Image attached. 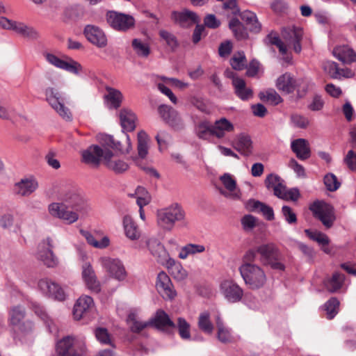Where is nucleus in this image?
Listing matches in <instances>:
<instances>
[{
  "label": "nucleus",
  "instance_id": "72a5a7b5",
  "mask_svg": "<svg viewBox=\"0 0 356 356\" xmlns=\"http://www.w3.org/2000/svg\"><path fill=\"white\" fill-rule=\"evenodd\" d=\"M291 147L296 156L305 160L310 156V149L308 142L303 138H298L291 142Z\"/></svg>",
  "mask_w": 356,
  "mask_h": 356
},
{
  "label": "nucleus",
  "instance_id": "49530a36",
  "mask_svg": "<svg viewBox=\"0 0 356 356\" xmlns=\"http://www.w3.org/2000/svg\"><path fill=\"white\" fill-rule=\"evenodd\" d=\"M107 94L105 95L106 99L111 103L112 107L118 108L120 106L122 101V92L115 88L106 87Z\"/></svg>",
  "mask_w": 356,
  "mask_h": 356
},
{
  "label": "nucleus",
  "instance_id": "f03ea898",
  "mask_svg": "<svg viewBox=\"0 0 356 356\" xmlns=\"http://www.w3.org/2000/svg\"><path fill=\"white\" fill-rule=\"evenodd\" d=\"M282 35L284 42L275 33H270L267 37L269 43L275 45L282 55L284 56L287 54L288 47L292 48L297 54L301 51L300 41L303 35L302 29L295 26L284 28L282 30Z\"/></svg>",
  "mask_w": 356,
  "mask_h": 356
},
{
  "label": "nucleus",
  "instance_id": "5fc2aeb1",
  "mask_svg": "<svg viewBox=\"0 0 356 356\" xmlns=\"http://www.w3.org/2000/svg\"><path fill=\"white\" fill-rule=\"evenodd\" d=\"M177 327L182 339L188 340L191 339V325L185 318L181 317L177 318Z\"/></svg>",
  "mask_w": 356,
  "mask_h": 356
},
{
  "label": "nucleus",
  "instance_id": "0eeeda50",
  "mask_svg": "<svg viewBox=\"0 0 356 356\" xmlns=\"http://www.w3.org/2000/svg\"><path fill=\"white\" fill-rule=\"evenodd\" d=\"M106 17L108 24L115 31L125 32L135 26V19L130 15L109 10Z\"/></svg>",
  "mask_w": 356,
  "mask_h": 356
},
{
  "label": "nucleus",
  "instance_id": "a18cd8bd",
  "mask_svg": "<svg viewBox=\"0 0 356 356\" xmlns=\"http://www.w3.org/2000/svg\"><path fill=\"white\" fill-rule=\"evenodd\" d=\"M229 28L236 40H243L245 37V26L237 17H233L229 22Z\"/></svg>",
  "mask_w": 356,
  "mask_h": 356
},
{
  "label": "nucleus",
  "instance_id": "a19ab883",
  "mask_svg": "<svg viewBox=\"0 0 356 356\" xmlns=\"http://www.w3.org/2000/svg\"><path fill=\"white\" fill-rule=\"evenodd\" d=\"M198 328L206 334H211L213 331V325L210 319L209 312H204L200 314L197 318Z\"/></svg>",
  "mask_w": 356,
  "mask_h": 356
},
{
  "label": "nucleus",
  "instance_id": "7c9ffc66",
  "mask_svg": "<svg viewBox=\"0 0 356 356\" xmlns=\"http://www.w3.org/2000/svg\"><path fill=\"white\" fill-rule=\"evenodd\" d=\"M151 325L159 330H164L168 327H175L176 325L169 316L163 310H158L155 316L150 319Z\"/></svg>",
  "mask_w": 356,
  "mask_h": 356
},
{
  "label": "nucleus",
  "instance_id": "2eb2a0df",
  "mask_svg": "<svg viewBox=\"0 0 356 356\" xmlns=\"http://www.w3.org/2000/svg\"><path fill=\"white\" fill-rule=\"evenodd\" d=\"M156 288L159 293L164 299L172 300L177 295L169 276L164 271H161L158 274Z\"/></svg>",
  "mask_w": 356,
  "mask_h": 356
},
{
  "label": "nucleus",
  "instance_id": "8fccbe9b",
  "mask_svg": "<svg viewBox=\"0 0 356 356\" xmlns=\"http://www.w3.org/2000/svg\"><path fill=\"white\" fill-rule=\"evenodd\" d=\"M197 136L204 140L208 139L213 135V126L209 121L204 120L198 124L196 129Z\"/></svg>",
  "mask_w": 356,
  "mask_h": 356
},
{
  "label": "nucleus",
  "instance_id": "20e7f679",
  "mask_svg": "<svg viewBox=\"0 0 356 356\" xmlns=\"http://www.w3.org/2000/svg\"><path fill=\"white\" fill-rule=\"evenodd\" d=\"M275 86L278 90L290 94L295 89L300 96L304 95L309 88V82L303 79L295 80L289 73H284L280 76L275 81Z\"/></svg>",
  "mask_w": 356,
  "mask_h": 356
},
{
  "label": "nucleus",
  "instance_id": "052dcab7",
  "mask_svg": "<svg viewBox=\"0 0 356 356\" xmlns=\"http://www.w3.org/2000/svg\"><path fill=\"white\" fill-rule=\"evenodd\" d=\"M159 35L172 50H174L176 47H177L178 42L177 38L173 33L166 30H161L159 31Z\"/></svg>",
  "mask_w": 356,
  "mask_h": 356
},
{
  "label": "nucleus",
  "instance_id": "6e6552de",
  "mask_svg": "<svg viewBox=\"0 0 356 356\" xmlns=\"http://www.w3.org/2000/svg\"><path fill=\"white\" fill-rule=\"evenodd\" d=\"M222 186H218V191L225 197L238 200L242 197L241 190L237 187L236 181L234 177L229 173H224L219 177Z\"/></svg>",
  "mask_w": 356,
  "mask_h": 356
},
{
  "label": "nucleus",
  "instance_id": "0e129e2a",
  "mask_svg": "<svg viewBox=\"0 0 356 356\" xmlns=\"http://www.w3.org/2000/svg\"><path fill=\"white\" fill-rule=\"evenodd\" d=\"M229 62L234 70H242L245 66V55L243 51H238L234 54Z\"/></svg>",
  "mask_w": 356,
  "mask_h": 356
},
{
  "label": "nucleus",
  "instance_id": "79ce46f5",
  "mask_svg": "<svg viewBox=\"0 0 356 356\" xmlns=\"http://www.w3.org/2000/svg\"><path fill=\"white\" fill-rule=\"evenodd\" d=\"M259 97L264 102L275 106L282 102L281 96L273 88H268L259 93Z\"/></svg>",
  "mask_w": 356,
  "mask_h": 356
},
{
  "label": "nucleus",
  "instance_id": "de8ad7c7",
  "mask_svg": "<svg viewBox=\"0 0 356 356\" xmlns=\"http://www.w3.org/2000/svg\"><path fill=\"white\" fill-rule=\"evenodd\" d=\"M14 31L23 37L29 39H36L39 36L38 31L34 28L26 26L21 22L17 23Z\"/></svg>",
  "mask_w": 356,
  "mask_h": 356
},
{
  "label": "nucleus",
  "instance_id": "39448f33",
  "mask_svg": "<svg viewBox=\"0 0 356 356\" xmlns=\"http://www.w3.org/2000/svg\"><path fill=\"white\" fill-rule=\"evenodd\" d=\"M48 211L51 216L58 218L68 225L76 222L81 214L87 213L86 211L72 209L71 207L62 202H53L50 204L48 207Z\"/></svg>",
  "mask_w": 356,
  "mask_h": 356
},
{
  "label": "nucleus",
  "instance_id": "f257e3e1",
  "mask_svg": "<svg viewBox=\"0 0 356 356\" xmlns=\"http://www.w3.org/2000/svg\"><path fill=\"white\" fill-rule=\"evenodd\" d=\"M99 141L104 148L98 145H91L83 152L82 159L84 163L98 166L101 161L104 163V155L108 148L122 154L129 153L131 148L130 138L126 134H122L121 140L115 138L113 136L104 135L101 136Z\"/></svg>",
  "mask_w": 356,
  "mask_h": 356
},
{
  "label": "nucleus",
  "instance_id": "393cba45",
  "mask_svg": "<svg viewBox=\"0 0 356 356\" xmlns=\"http://www.w3.org/2000/svg\"><path fill=\"white\" fill-rule=\"evenodd\" d=\"M104 164L117 174L122 173L129 168V165L125 161L115 158L109 149L106 151Z\"/></svg>",
  "mask_w": 356,
  "mask_h": 356
},
{
  "label": "nucleus",
  "instance_id": "09e8293b",
  "mask_svg": "<svg viewBox=\"0 0 356 356\" xmlns=\"http://www.w3.org/2000/svg\"><path fill=\"white\" fill-rule=\"evenodd\" d=\"M148 136L144 131L138 134V152L140 158L143 159L148 153Z\"/></svg>",
  "mask_w": 356,
  "mask_h": 356
},
{
  "label": "nucleus",
  "instance_id": "f704fd0d",
  "mask_svg": "<svg viewBox=\"0 0 356 356\" xmlns=\"http://www.w3.org/2000/svg\"><path fill=\"white\" fill-rule=\"evenodd\" d=\"M163 266H165L170 273L177 280H183L188 275L187 271L183 268L181 263L171 257Z\"/></svg>",
  "mask_w": 356,
  "mask_h": 356
},
{
  "label": "nucleus",
  "instance_id": "e2e57ef3",
  "mask_svg": "<svg viewBox=\"0 0 356 356\" xmlns=\"http://www.w3.org/2000/svg\"><path fill=\"white\" fill-rule=\"evenodd\" d=\"M263 72L264 70L260 63L256 60H252L248 65H246V76L252 77L259 76Z\"/></svg>",
  "mask_w": 356,
  "mask_h": 356
},
{
  "label": "nucleus",
  "instance_id": "423d86ee",
  "mask_svg": "<svg viewBox=\"0 0 356 356\" xmlns=\"http://www.w3.org/2000/svg\"><path fill=\"white\" fill-rule=\"evenodd\" d=\"M309 209L314 216L318 219L325 228L329 229L333 226L336 216L334 209L331 204L318 200L310 205Z\"/></svg>",
  "mask_w": 356,
  "mask_h": 356
},
{
  "label": "nucleus",
  "instance_id": "c85d7f7f",
  "mask_svg": "<svg viewBox=\"0 0 356 356\" xmlns=\"http://www.w3.org/2000/svg\"><path fill=\"white\" fill-rule=\"evenodd\" d=\"M274 195L284 200L297 201L300 197V192L298 188H292L288 189L283 181L277 187L273 190Z\"/></svg>",
  "mask_w": 356,
  "mask_h": 356
},
{
  "label": "nucleus",
  "instance_id": "a211bd4d",
  "mask_svg": "<svg viewBox=\"0 0 356 356\" xmlns=\"http://www.w3.org/2000/svg\"><path fill=\"white\" fill-rule=\"evenodd\" d=\"M147 246L151 254L161 265L170 258L168 252L159 239L156 238H149L147 241Z\"/></svg>",
  "mask_w": 356,
  "mask_h": 356
},
{
  "label": "nucleus",
  "instance_id": "338daca9",
  "mask_svg": "<svg viewBox=\"0 0 356 356\" xmlns=\"http://www.w3.org/2000/svg\"><path fill=\"white\" fill-rule=\"evenodd\" d=\"M322 67L323 71L330 75L331 78L335 79L337 77L339 65L336 62L332 60H325L322 63Z\"/></svg>",
  "mask_w": 356,
  "mask_h": 356
},
{
  "label": "nucleus",
  "instance_id": "4d7b16f0",
  "mask_svg": "<svg viewBox=\"0 0 356 356\" xmlns=\"http://www.w3.org/2000/svg\"><path fill=\"white\" fill-rule=\"evenodd\" d=\"M60 69L74 74H78L82 70V66L77 61L70 58H67L66 60H63V64H62Z\"/></svg>",
  "mask_w": 356,
  "mask_h": 356
},
{
  "label": "nucleus",
  "instance_id": "5701e85b",
  "mask_svg": "<svg viewBox=\"0 0 356 356\" xmlns=\"http://www.w3.org/2000/svg\"><path fill=\"white\" fill-rule=\"evenodd\" d=\"M82 277L87 288L93 293H98L101 290L99 282L97 280L95 270L90 264L83 266Z\"/></svg>",
  "mask_w": 356,
  "mask_h": 356
},
{
  "label": "nucleus",
  "instance_id": "f3484780",
  "mask_svg": "<svg viewBox=\"0 0 356 356\" xmlns=\"http://www.w3.org/2000/svg\"><path fill=\"white\" fill-rule=\"evenodd\" d=\"M83 33L87 40L97 47L103 48L107 45L106 36L99 27L87 25L84 29Z\"/></svg>",
  "mask_w": 356,
  "mask_h": 356
},
{
  "label": "nucleus",
  "instance_id": "774afa93",
  "mask_svg": "<svg viewBox=\"0 0 356 356\" xmlns=\"http://www.w3.org/2000/svg\"><path fill=\"white\" fill-rule=\"evenodd\" d=\"M324 184L327 189L330 191H337L341 185L337 177L332 173H329L325 176Z\"/></svg>",
  "mask_w": 356,
  "mask_h": 356
},
{
  "label": "nucleus",
  "instance_id": "864d4df0",
  "mask_svg": "<svg viewBox=\"0 0 356 356\" xmlns=\"http://www.w3.org/2000/svg\"><path fill=\"white\" fill-rule=\"evenodd\" d=\"M305 234L308 237H309L312 240L317 242L319 245L322 246L328 245L330 243V239L328 236L319 231H311L309 229L305 230Z\"/></svg>",
  "mask_w": 356,
  "mask_h": 356
},
{
  "label": "nucleus",
  "instance_id": "e433bc0d",
  "mask_svg": "<svg viewBox=\"0 0 356 356\" xmlns=\"http://www.w3.org/2000/svg\"><path fill=\"white\" fill-rule=\"evenodd\" d=\"M257 252L260 254L261 261L266 264L268 261L278 257V252L273 243L261 245Z\"/></svg>",
  "mask_w": 356,
  "mask_h": 356
},
{
  "label": "nucleus",
  "instance_id": "b1692460",
  "mask_svg": "<svg viewBox=\"0 0 356 356\" xmlns=\"http://www.w3.org/2000/svg\"><path fill=\"white\" fill-rule=\"evenodd\" d=\"M93 305V300L90 296H81L74 306L73 315L74 318L80 320L92 309Z\"/></svg>",
  "mask_w": 356,
  "mask_h": 356
},
{
  "label": "nucleus",
  "instance_id": "680f3d73",
  "mask_svg": "<svg viewBox=\"0 0 356 356\" xmlns=\"http://www.w3.org/2000/svg\"><path fill=\"white\" fill-rule=\"evenodd\" d=\"M31 309L42 320H43L50 328V323H52L51 320L49 318L44 307L37 302H31Z\"/></svg>",
  "mask_w": 356,
  "mask_h": 356
},
{
  "label": "nucleus",
  "instance_id": "aec40b11",
  "mask_svg": "<svg viewBox=\"0 0 356 356\" xmlns=\"http://www.w3.org/2000/svg\"><path fill=\"white\" fill-rule=\"evenodd\" d=\"M266 277L258 266L246 264V284L252 289L259 288L264 284Z\"/></svg>",
  "mask_w": 356,
  "mask_h": 356
},
{
  "label": "nucleus",
  "instance_id": "a878e982",
  "mask_svg": "<svg viewBox=\"0 0 356 356\" xmlns=\"http://www.w3.org/2000/svg\"><path fill=\"white\" fill-rule=\"evenodd\" d=\"M38 187V181L33 178L21 179L15 184V193L21 196H28L33 193Z\"/></svg>",
  "mask_w": 356,
  "mask_h": 356
},
{
  "label": "nucleus",
  "instance_id": "412c9836",
  "mask_svg": "<svg viewBox=\"0 0 356 356\" xmlns=\"http://www.w3.org/2000/svg\"><path fill=\"white\" fill-rule=\"evenodd\" d=\"M332 55L343 64L356 62V51L348 44H338L332 49Z\"/></svg>",
  "mask_w": 356,
  "mask_h": 356
},
{
  "label": "nucleus",
  "instance_id": "2f4dec72",
  "mask_svg": "<svg viewBox=\"0 0 356 356\" xmlns=\"http://www.w3.org/2000/svg\"><path fill=\"white\" fill-rule=\"evenodd\" d=\"M215 323L217 330L218 339L223 343L232 342L233 337L231 331L225 324L220 315L218 314L215 316Z\"/></svg>",
  "mask_w": 356,
  "mask_h": 356
},
{
  "label": "nucleus",
  "instance_id": "9d476101",
  "mask_svg": "<svg viewBox=\"0 0 356 356\" xmlns=\"http://www.w3.org/2000/svg\"><path fill=\"white\" fill-rule=\"evenodd\" d=\"M46 100L49 104L63 118L66 120L71 119V113L70 110L65 106V98L62 93L54 88H47L45 90Z\"/></svg>",
  "mask_w": 356,
  "mask_h": 356
},
{
  "label": "nucleus",
  "instance_id": "ea45409f",
  "mask_svg": "<svg viewBox=\"0 0 356 356\" xmlns=\"http://www.w3.org/2000/svg\"><path fill=\"white\" fill-rule=\"evenodd\" d=\"M344 282V275L338 272L334 273L330 278L324 282V284L327 291L334 293L340 289Z\"/></svg>",
  "mask_w": 356,
  "mask_h": 356
},
{
  "label": "nucleus",
  "instance_id": "ddd939ff",
  "mask_svg": "<svg viewBox=\"0 0 356 356\" xmlns=\"http://www.w3.org/2000/svg\"><path fill=\"white\" fill-rule=\"evenodd\" d=\"M99 261L102 267L111 277L118 280H122L125 278V268L120 259L103 257L99 258Z\"/></svg>",
  "mask_w": 356,
  "mask_h": 356
},
{
  "label": "nucleus",
  "instance_id": "69168bd1",
  "mask_svg": "<svg viewBox=\"0 0 356 356\" xmlns=\"http://www.w3.org/2000/svg\"><path fill=\"white\" fill-rule=\"evenodd\" d=\"M222 9L230 12L233 17L239 16L241 19H243V13L240 12L236 0H227L222 4Z\"/></svg>",
  "mask_w": 356,
  "mask_h": 356
},
{
  "label": "nucleus",
  "instance_id": "c9c22d12",
  "mask_svg": "<svg viewBox=\"0 0 356 356\" xmlns=\"http://www.w3.org/2000/svg\"><path fill=\"white\" fill-rule=\"evenodd\" d=\"M213 126V135L218 138H222L227 132L234 130L233 124L226 118H222L216 120Z\"/></svg>",
  "mask_w": 356,
  "mask_h": 356
},
{
  "label": "nucleus",
  "instance_id": "6ab92c4d",
  "mask_svg": "<svg viewBox=\"0 0 356 356\" xmlns=\"http://www.w3.org/2000/svg\"><path fill=\"white\" fill-rule=\"evenodd\" d=\"M171 18L175 23L184 28L190 27L200 21L196 13L187 9L182 11H173L171 14Z\"/></svg>",
  "mask_w": 356,
  "mask_h": 356
},
{
  "label": "nucleus",
  "instance_id": "37998d69",
  "mask_svg": "<svg viewBox=\"0 0 356 356\" xmlns=\"http://www.w3.org/2000/svg\"><path fill=\"white\" fill-rule=\"evenodd\" d=\"M127 323L131 332L135 333H139L145 328L151 325L150 321L146 322L141 321L135 313H131L129 314L127 317Z\"/></svg>",
  "mask_w": 356,
  "mask_h": 356
},
{
  "label": "nucleus",
  "instance_id": "58836bf2",
  "mask_svg": "<svg viewBox=\"0 0 356 356\" xmlns=\"http://www.w3.org/2000/svg\"><path fill=\"white\" fill-rule=\"evenodd\" d=\"M350 137L352 140V147L356 149V128L351 129ZM344 163L350 170H356V153L354 150H349L343 159Z\"/></svg>",
  "mask_w": 356,
  "mask_h": 356
},
{
  "label": "nucleus",
  "instance_id": "dca6fc26",
  "mask_svg": "<svg viewBox=\"0 0 356 356\" xmlns=\"http://www.w3.org/2000/svg\"><path fill=\"white\" fill-rule=\"evenodd\" d=\"M38 286L44 293L55 300L59 301L65 300L66 295L64 290L57 283L49 279L40 280Z\"/></svg>",
  "mask_w": 356,
  "mask_h": 356
},
{
  "label": "nucleus",
  "instance_id": "473e14b6",
  "mask_svg": "<svg viewBox=\"0 0 356 356\" xmlns=\"http://www.w3.org/2000/svg\"><path fill=\"white\" fill-rule=\"evenodd\" d=\"M122 223L124 234L127 238L132 241L137 240L140 238V232L139 228L131 216L125 215L123 217Z\"/></svg>",
  "mask_w": 356,
  "mask_h": 356
},
{
  "label": "nucleus",
  "instance_id": "c756f323",
  "mask_svg": "<svg viewBox=\"0 0 356 356\" xmlns=\"http://www.w3.org/2000/svg\"><path fill=\"white\" fill-rule=\"evenodd\" d=\"M261 28V24L257 15L252 11L246 10V38L259 33Z\"/></svg>",
  "mask_w": 356,
  "mask_h": 356
},
{
  "label": "nucleus",
  "instance_id": "bf43d9fd",
  "mask_svg": "<svg viewBox=\"0 0 356 356\" xmlns=\"http://www.w3.org/2000/svg\"><path fill=\"white\" fill-rule=\"evenodd\" d=\"M83 8L79 5L71 6L66 8L64 11V15L70 19H76L83 15Z\"/></svg>",
  "mask_w": 356,
  "mask_h": 356
},
{
  "label": "nucleus",
  "instance_id": "4c0bfd02",
  "mask_svg": "<svg viewBox=\"0 0 356 356\" xmlns=\"http://www.w3.org/2000/svg\"><path fill=\"white\" fill-rule=\"evenodd\" d=\"M120 123L124 129L127 131H132L136 127V117L135 114L129 109L123 108L120 112Z\"/></svg>",
  "mask_w": 356,
  "mask_h": 356
},
{
  "label": "nucleus",
  "instance_id": "4468645a",
  "mask_svg": "<svg viewBox=\"0 0 356 356\" xmlns=\"http://www.w3.org/2000/svg\"><path fill=\"white\" fill-rule=\"evenodd\" d=\"M158 111L163 120L174 129L179 130L184 124L179 113L173 108L167 105H161Z\"/></svg>",
  "mask_w": 356,
  "mask_h": 356
},
{
  "label": "nucleus",
  "instance_id": "7ed1b4c3",
  "mask_svg": "<svg viewBox=\"0 0 356 356\" xmlns=\"http://www.w3.org/2000/svg\"><path fill=\"white\" fill-rule=\"evenodd\" d=\"M185 211L178 204L157 211L156 220L158 225L163 229L170 231L177 222L185 220Z\"/></svg>",
  "mask_w": 356,
  "mask_h": 356
},
{
  "label": "nucleus",
  "instance_id": "3c124183",
  "mask_svg": "<svg viewBox=\"0 0 356 356\" xmlns=\"http://www.w3.org/2000/svg\"><path fill=\"white\" fill-rule=\"evenodd\" d=\"M131 45L133 49L138 56L147 57L150 54L149 46L140 39H134L132 40Z\"/></svg>",
  "mask_w": 356,
  "mask_h": 356
},
{
  "label": "nucleus",
  "instance_id": "603ef678",
  "mask_svg": "<svg viewBox=\"0 0 356 356\" xmlns=\"http://www.w3.org/2000/svg\"><path fill=\"white\" fill-rule=\"evenodd\" d=\"M95 334L97 340L102 345H109L114 348L113 340L107 329L97 327L95 330Z\"/></svg>",
  "mask_w": 356,
  "mask_h": 356
},
{
  "label": "nucleus",
  "instance_id": "1a4fd4ad",
  "mask_svg": "<svg viewBox=\"0 0 356 356\" xmlns=\"http://www.w3.org/2000/svg\"><path fill=\"white\" fill-rule=\"evenodd\" d=\"M60 202L67 206L71 207L72 209H76L79 211L88 212L90 210L89 204L83 196L80 190L73 188L65 191L61 195Z\"/></svg>",
  "mask_w": 356,
  "mask_h": 356
},
{
  "label": "nucleus",
  "instance_id": "c03bdc74",
  "mask_svg": "<svg viewBox=\"0 0 356 356\" xmlns=\"http://www.w3.org/2000/svg\"><path fill=\"white\" fill-rule=\"evenodd\" d=\"M205 251V247L203 245L188 243L183 246L179 253V258L186 259L190 255L202 253Z\"/></svg>",
  "mask_w": 356,
  "mask_h": 356
},
{
  "label": "nucleus",
  "instance_id": "cd10ccee",
  "mask_svg": "<svg viewBox=\"0 0 356 356\" xmlns=\"http://www.w3.org/2000/svg\"><path fill=\"white\" fill-rule=\"evenodd\" d=\"M246 206L253 212L261 213L264 218L268 220H272L274 219V211L273 208L259 200L250 199L247 202Z\"/></svg>",
  "mask_w": 356,
  "mask_h": 356
},
{
  "label": "nucleus",
  "instance_id": "bb28decb",
  "mask_svg": "<svg viewBox=\"0 0 356 356\" xmlns=\"http://www.w3.org/2000/svg\"><path fill=\"white\" fill-rule=\"evenodd\" d=\"M26 316L24 308L21 305L10 307L8 312L9 325L13 329H21Z\"/></svg>",
  "mask_w": 356,
  "mask_h": 356
},
{
  "label": "nucleus",
  "instance_id": "4be33fe9",
  "mask_svg": "<svg viewBox=\"0 0 356 356\" xmlns=\"http://www.w3.org/2000/svg\"><path fill=\"white\" fill-rule=\"evenodd\" d=\"M220 290L225 298L232 302L239 301L243 296V289L232 280H225L220 284Z\"/></svg>",
  "mask_w": 356,
  "mask_h": 356
},
{
  "label": "nucleus",
  "instance_id": "f8f14e48",
  "mask_svg": "<svg viewBox=\"0 0 356 356\" xmlns=\"http://www.w3.org/2000/svg\"><path fill=\"white\" fill-rule=\"evenodd\" d=\"M58 356H83V349L72 337L67 336L59 341L56 345Z\"/></svg>",
  "mask_w": 356,
  "mask_h": 356
},
{
  "label": "nucleus",
  "instance_id": "13d9d810",
  "mask_svg": "<svg viewBox=\"0 0 356 356\" xmlns=\"http://www.w3.org/2000/svg\"><path fill=\"white\" fill-rule=\"evenodd\" d=\"M136 195L138 196L136 203L139 209L143 208V207L147 205L151 201L149 193L143 187L138 186L136 190Z\"/></svg>",
  "mask_w": 356,
  "mask_h": 356
},
{
  "label": "nucleus",
  "instance_id": "6e6d98bb",
  "mask_svg": "<svg viewBox=\"0 0 356 356\" xmlns=\"http://www.w3.org/2000/svg\"><path fill=\"white\" fill-rule=\"evenodd\" d=\"M339 306V300L335 298H332L327 300L323 307L326 312V317L328 319L333 318L338 313V309Z\"/></svg>",
  "mask_w": 356,
  "mask_h": 356
},
{
  "label": "nucleus",
  "instance_id": "9b49d317",
  "mask_svg": "<svg viewBox=\"0 0 356 356\" xmlns=\"http://www.w3.org/2000/svg\"><path fill=\"white\" fill-rule=\"evenodd\" d=\"M53 241L49 237L42 240L38 246V259L49 268H54L58 264V258L53 252Z\"/></svg>",
  "mask_w": 356,
  "mask_h": 356
}]
</instances>
